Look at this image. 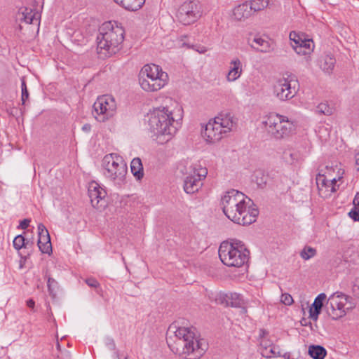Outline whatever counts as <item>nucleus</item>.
Wrapping results in <instances>:
<instances>
[{"instance_id":"nucleus-1","label":"nucleus","mask_w":359,"mask_h":359,"mask_svg":"<svg viewBox=\"0 0 359 359\" xmlns=\"http://www.w3.org/2000/svg\"><path fill=\"white\" fill-rule=\"evenodd\" d=\"M252 201L241 191L231 189L222 198L224 215L232 222L241 225H248L256 221L258 210L252 208Z\"/></svg>"},{"instance_id":"nucleus-2","label":"nucleus","mask_w":359,"mask_h":359,"mask_svg":"<svg viewBox=\"0 0 359 359\" xmlns=\"http://www.w3.org/2000/svg\"><path fill=\"white\" fill-rule=\"evenodd\" d=\"M176 340L172 351L187 359L200 358L208 349V344L203 339H198L194 327H179L175 332Z\"/></svg>"},{"instance_id":"nucleus-3","label":"nucleus","mask_w":359,"mask_h":359,"mask_svg":"<svg viewBox=\"0 0 359 359\" xmlns=\"http://www.w3.org/2000/svg\"><path fill=\"white\" fill-rule=\"evenodd\" d=\"M124 30L121 27L114 25L111 22L102 24L97 36L98 53L104 57L115 54L123 41Z\"/></svg>"},{"instance_id":"nucleus-4","label":"nucleus","mask_w":359,"mask_h":359,"mask_svg":"<svg viewBox=\"0 0 359 359\" xmlns=\"http://www.w3.org/2000/svg\"><path fill=\"white\" fill-rule=\"evenodd\" d=\"M149 130L154 135L168 136L166 141L175 134L179 123L175 121L172 114L165 107L154 109L148 114Z\"/></svg>"},{"instance_id":"nucleus-5","label":"nucleus","mask_w":359,"mask_h":359,"mask_svg":"<svg viewBox=\"0 0 359 359\" xmlns=\"http://www.w3.org/2000/svg\"><path fill=\"white\" fill-rule=\"evenodd\" d=\"M221 262L229 267H241L249 259L250 252L240 241H224L219 248Z\"/></svg>"},{"instance_id":"nucleus-6","label":"nucleus","mask_w":359,"mask_h":359,"mask_svg":"<svg viewBox=\"0 0 359 359\" xmlns=\"http://www.w3.org/2000/svg\"><path fill=\"white\" fill-rule=\"evenodd\" d=\"M168 81V75L155 64L145 65L140 70L139 82L147 92H155L163 88Z\"/></svg>"},{"instance_id":"nucleus-7","label":"nucleus","mask_w":359,"mask_h":359,"mask_svg":"<svg viewBox=\"0 0 359 359\" xmlns=\"http://www.w3.org/2000/svg\"><path fill=\"white\" fill-rule=\"evenodd\" d=\"M104 175L114 184L121 185L126 181L127 165L121 156L116 154H109L102 159Z\"/></svg>"},{"instance_id":"nucleus-8","label":"nucleus","mask_w":359,"mask_h":359,"mask_svg":"<svg viewBox=\"0 0 359 359\" xmlns=\"http://www.w3.org/2000/svg\"><path fill=\"white\" fill-rule=\"evenodd\" d=\"M262 123L268 133L276 139L286 137L294 130V126L292 121L278 114H271L263 121Z\"/></svg>"},{"instance_id":"nucleus-9","label":"nucleus","mask_w":359,"mask_h":359,"mask_svg":"<svg viewBox=\"0 0 359 359\" xmlns=\"http://www.w3.org/2000/svg\"><path fill=\"white\" fill-rule=\"evenodd\" d=\"M187 176L184 180V190L187 194H194L202 187V181L208 175V170L200 163L189 165L186 171Z\"/></svg>"},{"instance_id":"nucleus-10","label":"nucleus","mask_w":359,"mask_h":359,"mask_svg":"<svg viewBox=\"0 0 359 359\" xmlns=\"http://www.w3.org/2000/svg\"><path fill=\"white\" fill-rule=\"evenodd\" d=\"M298 81L292 74L278 79L273 86L274 94L280 100H290L298 90Z\"/></svg>"},{"instance_id":"nucleus-11","label":"nucleus","mask_w":359,"mask_h":359,"mask_svg":"<svg viewBox=\"0 0 359 359\" xmlns=\"http://www.w3.org/2000/svg\"><path fill=\"white\" fill-rule=\"evenodd\" d=\"M95 118L100 122H104L111 117L116 109L114 99L108 95L99 97L93 104Z\"/></svg>"},{"instance_id":"nucleus-12","label":"nucleus","mask_w":359,"mask_h":359,"mask_svg":"<svg viewBox=\"0 0 359 359\" xmlns=\"http://www.w3.org/2000/svg\"><path fill=\"white\" fill-rule=\"evenodd\" d=\"M351 297L344 294L342 292H335L328 299L327 305V313L329 316L334 320L343 317L346 315V305Z\"/></svg>"},{"instance_id":"nucleus-13","label":"nucleus","mask_w":359,"mask_h":359,"mask_svg":"<svg viewBox=\"0 0 359 359\" xmlns=\"http://www.w3.org/2000/svg\"><path fill=\"white\" fill-rule=\"evenodd\" d=\"M201 16V5L197 1L184 2L177 12L178 20L185 25L195 22Z\"/></svg>"},{"instance_id":"nucleus-14","label":"nucleus","mask_w":359,"mask_h":359,"mask_svg":"<svg viewBox=\"0 0 359 359\" xmlns=\"http://www.w3.org/2000/svg\"><path fill=\"white\" fill-rule=\"evenodd\" d=\"M88 196L93 208L100 209L105 206L104 198L107 193L99 184L93 181L88 185Z\"/></svg>"},{"instance_id":"nucleus-15","label":"nucleus","mask_w":359,"mask_h":359,"mask_svg":"<svg viewBox=\"0 0 359 359\" xmlns=\"http://www.w3.org/2000/svg\"><path fill=\"white\" fill-rule=\"evenodd\" d=\"M226 134L222 128L218 125V122L214 119L210 120L202 131V135L205 140L210 143H214L220 140Z\"/></svg>"},{"instance_id":"nucleus-16","label":"nucleus","mask_w":359,"mask_h":359,"mask_svg":"<svg viewBox=\"0 0 359 359\" xmlns=\"http://www.w3.org/2000/svg\"><path fill=\"white\" fill-rule=\"evenodd\" d=\"M38 247L42 253L50 254L52 252V245L48 231L40 223L38 225Z\"/></svg>"},{"instance_id":"nucleus-17","label":"nucleus","mask_w":359,"mask_h":359,"mask_svg":"<svg viewBox=\"0 0 359 359\" xmlns=\"http://www.w3.org/2000/svg\"><path fill=\"white\" fill-rule=\"evenodd\" d=\"M335 183V178L331 180H327L323 175H319L316 177V184L319 191V194L325 198L330 196L331 193L337 191Z\"/></svg>"},{"instance_id":"nucleus-18","label":"nucleus","mask_w":359,"mask_h":359,"mask_svg":"<svg viewBox=\"0 0 359 359\" xmlns=\"http://www.w3.org/2000/svg\"><path fill=\"white\" fill-rule=\"evenodd\" d=\"M248 43L252 48L258 52L269 53L274 50L273 43L259 35L255 36L252 41L249 40Z\"/></svg>"},{"instance_id":"nucleus-19","label":"nucleus","mask_w":359,"mask_h":359,"mask_svg":"<svg viewBox=\"0 0 359 359\" xmlns=\"http://www.w3.org/2000/svg\"><path fill=\"white\" fill-rule=\"evenodd\" d=\"M214 120L218 122V125L225 133L231 131L236 126V120L230 113H222Z\"/></svg>"},{"instance_id":"nucleus-20","label":"nucleus","mask_w":359,"mask_h":359,"mask_svg":"<svg viewBox=\"0 0 359 359\" xmlns=\"http://www.w3.org/2000/svg\"><path fill=\"white\" fill-rule=\"evenodd\" d=\"M37 13H33L31 8L27 7H21L15 14L16 21L25 22L27 24H32L34 21H37L36 16Z\"/></svg>"},{"instance_id":"nucleus-21","label":"nucleus","mask_w":359,"mask_h":359,"mask_svg":"<svg viewBox=\"0 0 359 359\" xmlns=\"http://www.w3.org/2000/svg\"><path fill=\"white\" fill-rule=\"evenodd\" d=\"M242 72L241 62L238 58H235L230 62V69L226 75V80L229 82H233L241 76Z\"/></svg>"},{"instance_id":"nucleus-22","label":"nucleus","mask_w":359,"mask_h":359,"mask_svg":"<svg viewBox=\"0 0 359 359\" xmlns=\"http://www.w3.org/2000/svg\"><path fill=\"white\" fill-rule=\"evenodd\" d=\"M117 5L128 11H139L145 4V0H113Z\"/></svg>"},{"instance_id":"nucleus-23","label":"nucleus","mask_w":359,"mask_h":359,"mask_svg":"<svg viewBox=\"0 0 359 359\" xmlns=\"http://www.w3.org/2000/svg\"><path fill=\"white\" fill-rule=\"evenodd\" d=\"M252 15L248 2L240 4L233 9V16L237 20H244Z\"/></svg>"},{"instance_id":"nucleus-24","label":"nucleus","mask_w":359,"mask_h":359,"mask_svg":"<svg viewBox=\"0 0 359 359\" xmlns=\"http://www.w3.org/2000/svg\"><path fill=\"white\" fill-rule=\"evenodd\" d=\"M314 48V44L311 39H302L299 46H294V50L298 55H307L311 53Z\"/></svg>"},{"instance_id":"nucleus-25","label":"nucleus","mask_w":359,"mask_h":359,"mask_svg":"<svg viewBox=\"0 0 359 359\" xmlns=\"http://www.w3.org/2000/svg\"><path fill=\"white\" fill-rule=\"evenodd\" d=\"M336 63L335 58L332 55H325L320 62V67L325 72L330 74L333 70Z\"/></svg>"},{"instance_id":"nucleus-26","label":"nucleus","mask_w":359,"mask_h":359,"mask_svg":"<svg viewBox=\"0 0 359 359\" xmlns=\"http://www.w3.org/2000/svg\"><path fill=\"white\" fill-rule=\"evenodd\" d=\"M130 169L133 175L137 180H141L144 176L143 165L140 158H135L130 163Z\"/></svg>"},{"instance_id":"nucleus-27","label":"nucleus","mask_w":359,"mask_h":359,"mask_svg":"<svg viewBox=\"0 0 359 359\" xmlns=\"http://www.w3.org/2000/svg\"><path fill=\"white\" fill-rule=\"evenodd\" d=\"M227 306L240 307L243 304V299L239 294L229 293L223 297Z\"/></svg>"},{"instance_id":"nucleus-28","label":"nucleus","mask_w":359,"mask_h":359,"mask_svg":"<svg viewBox=\"0 0 359 359\" xmlns=\"http://www.w3.org/2000/svg\"><path fill=\"white\" fill-rule=\"evenodd\" d=\"M309 354L313 359H324L327 351L320 345H311L309 348Z\"/></svg>"},{"instance_id":"nucleus-29","label":"nucleus","mask_w":359,"mask_h":359,"mask_svg":"<svg viewBox=\"0 0 359 359\" xmlns=\"http://www.w3.org/2000/svg\"><path fill=\"white\" fill-rule=\"evenodd\" d=\"M267 175H264V173L261 170H257L255 172L252 181L256 183L258 188L263 189L267 182Z\"/></svg>"},{"instance_id":"nucleus-30","label":"nucleus","mask_w":359,"mask_h":359,"mask_svg":"<svg viewBox=\"0 0 359 359\" xmlns=\"http://www.w3.org/2000/svg\"><path fill=\"white\" fill-rule=\"evenodd\" d=\"M252 13L262 11L267 7L269 0H252L248 2Z\"/></svg>"},{"instance_id":"nucleus-31","label":"nucleus","mask_w":359,"mask_h":359,"mask_svg":"<svg viewBox=\"0 0 359 359\" xmlns=\"http://www.w3.org/2000/svg\"><path fill=\"white\" fill-rule=\"evenodd\" d=\"M13 246L16 250H20L22 248H27L28 245H33V242L26 240L22 235L17 236L13 240Z\"/></svg>"},{"instance_id":"nucleus-32","label":"nucleus","mask_w":359,"mask_h":359,"mask_svg":"<svg viewBox=\"0 0 359 359\" xmlns=\"http://www.w3.org/2000/svg\"><path fill=\"white\" fill-rule=\"evenodd\" d=\"M262 355L264 358H270L276 357L279 354L278 348L274 345L265 347L260 351Z\"/></svg>"},{"instance_id":"nucleus-33","label":"nucleus","mask_w":359,"mask_h":359,"mask_svg":"<svg viewBox=\"0 0 359 359\" xmlns=\"http://www.w3.org/2000/svg\"><path fill=\"white\" fill-rule=\"evenodd\" d=\"M316 255V250L310 246H305L300 252L301 257L304 260H308Z\"/></svg>"},{"instance_id":"nucleus-34","label":"nucleus","mask_w":359,"mask_h":359,"mask_svg":"<svg viewBox=\"0 0 359 359\" xmlns=\"http://www.w3.org/2000/svg\"><path fill=\"white\" fill-rule=\"evenodd\" d=\"M316 112L319 114L330 116L333 113V109L327 104L320 103L316 107Z\"/></svg>"},{"instance_id":"nucleus-35","label":"nucleus","mask_w":359,"mask_h":359,"mask_svg":"<svg viewBox=\"0 0 359 359\" xmlns=\"http://www.w3.org/2000/svg\"><path fill=\"white\" fill-rule=\"evenodd\" d=\"M47 286L50 295L53 297L55 296V291L57 288V282L53 278L48 277L47 280Z\"/></svg>"},{"instance_id":"nucleus-36","label":"nucleus","mask_w":359,"mask_h":359,"mask_svg":"<svg viewBox=\"0 0 359 359\" xmlns=\"http://www.w3.org/2000/svg\"><path fill=\"white\" fill-rule=\"evenodd\" d=\"M21 90H22V95H21L22 104L25 105L26 100H28V98H29V93L27 90L26 82L24 79H22Z\"/></svg>"},{"instance_id":"nucleus-37","label":"nucleus","mask_w":359,"mask_h":359,"mask_svg":"<svg viewBox=\"0 0 359 359\" xmlns=\"http://www.w3.org/2000/svg\"><path fill=\"white\" fill-rule=\"evenodd\" d=\"M289 38L290 40L293 42V43H292L293 48L294 46H299L301 41L302 40V37L294 31H292L290 33Z\"/></svg>"},{"instance_id":"nucleus-38","label":"nucleus","mask_w":359,"mask_h":359,"mask_svg":"<svg viewBox=\"0 0 359 359\" xmlns=\"http://www.w3.org/2000/svg\"><path fill=\"white\" fill-rule=\"evenodd\" d=\"M321 308L318 306H311L309 310V317L314 321H316L318 318V315L321 311Z\"/></svg>"},{"instance_id":"nucleus-39","label":"nucleus","mask_w":359,"mask_h":359,"mask_svg":"<svg viewBox=\"0 0 359 359\" xmlns=\"http://www.w3.org/2000/svg\"><path fill=\"white\" fill-rule=\"evenodd\" d=\"M326 299V295L324 293H321L318 294L316 298L314 300V302L313 303V306H318L319 308L323 307V301Z\"/></svg>"},{"instance_id":"nucleus-40","label":"nucleus","mask_w":359,"mask_h":359,"mask_svg":"<svg viewBox=\"0 0 359 359\" xmlns=\"http://www.w3.org/2000/svg\"><path fill=\"white\" fill-rule=\"evenodd\" d=\"M280 301L285 305L290 306L292 304L293 299L290 294L285 293L282 294Z\"/></svg>"},{"instance_id":"nucleus-41","label":"nucleus","mask_w":359,"mask_h":359,"mask_svg":"<svg viewBox=\"0 0 359 359\" xmlns=\"http://www.w3.org/2000/svg\"><path fill=\"white\" fill-rule=\"evenodd\" d=\"M349 217L355 222L359 221V208L353 207L348 213Z\"/></svg>"},{"instance_id":"nucleus-42","label":"nucleus","mask_w":359,"mask_h":359,"mask_svg":"<svg viewBox=\"0 0 359 359\" xmlns=\"http://www.w3.org/2000/svg\"><path fill=\"white\" fill-rule=\"evenodd\" d=\"M86 284L90 287H97L99 286V283L97 280L93 278H89L86 280Z\"/></svg>"},{"instance_id":"nucleus-43","label":"nucleus","mask_w":359,"mask_h":359,"mask_svg":"<svg viewBox=\"0 0 359 359\" xmlns=\"http://www.w3.org/2000/svg\"><path fill=\"white\" fill-rule=\"evenodd\" d=\"M105 344L109 350L114 351L116 349V344H115L114 340L113 339L107 338L106 339Z\"/></svg>"},{"instance_id":"nucleus-44","label":"nucleus","mask_w":359,"mask_h":359,"mask_svg":"<svg viewBox=\"0 0 359 359\" xmlns=\"http://www.w3.org/2000/svg\"><path fill=\"white\" fill-rule=\"evenodd\" d=\"M31 220L29 219H25L22 221L20 222L19 228H21L22 229H27L30 223Z\"/></svg>"},{"instance_id":"nucleus-45","label":"nucleus","mask_w":359,"mask_h":359,"mask_svg":"<svg viewBox=\"0 0 359 359\" xmlns=\"http://www.w3.org/2000/svg\"><path fill=\"white\" fill-rule=\"evenodd\" d=\"M260 351L267 346H271L272 344L266 339H262L260 340Z\"/></svg>"},{"instance_id":"nucleus-46","label":"nucleus","mask_w":359,"mask_h":359,"mask_svg":"<svg viewBox=\"0 0 359 359\" xmlns=\"http://www.w3.org/2000/svg\"><path fill=\"white\" fill-rule=\"evenodd\" d=\"M355 306V304L353 302V298L351 297V300H349L346 305V309L349 310L352 309Z\"/></svg>"},{"instance_id":"nucleus-47","label":"nucleus","mask_w":359,"mask_h":359,"mask_svg":"<svg viewBox=\"0 0 359 359\" xmlns=\"http://www.w3.org/2000/svg\"><path fill=\"white\" fill-rule=\"evenodd\" d=\"M353 204L354 207L359 208V193H357L355 196V198L353 201Z\"/></svg>"},{"instance_id":"nucleus-48","label":"nucleus","mask_w":359,"mask_h":359,"mask_svg":"<svg viewBox=\"0 0 359 359\" xmlns=\"http://www.w3.org/2000/svg\"><path fill=\"white\" fill-rule=\"evenodd\" d=\"M82 130L85 133H89L91 130V126L89 123H86L82 126Z\"/></svg>"},{"instance_id":"nucleus-49","label":"nucleus","mask_w":359,"mask_h":359,"mask_svg":"<svg viewBox=\"0 0 359 359\" xmlns=\"http://www.w3.org/2000/svg\"><path fill=\"white\" fill-rule=\"evenodd\" d=\"M267 334H268V332L266 330H260V331H259L260 340L262 339H266V337Z\"/></svg>"},{"instance_id":"nucleus-50","label":"nucleus","mask_w":359,"mask_h":359,"mask_svg":"<svg viewBox=\"0 0 359 359\" xmlns=\"http://www.w3.org/2000/svg\"><path fill=\"white\" fill-rule=\"evenodd\" d=\"M35 302L33 299H30L28 301H27V306L29 308L33 309L34 307Z\"/></svg>"},{"instance_id":"nucleus-51","label":"nucleus","mask_w":359,"mask_h":359,"mask_svg":"<svg viewBox=\"0 0 359 359\" xmlns=\"http://www.w3.org/2000/svg\"><path fill=\"white\" fill-rule=\"evenodd\" d=\"M125 359H128V358L126 357Z\"/></svg>"}]
</instances>
